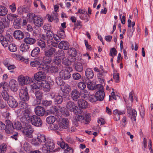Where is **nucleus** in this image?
<instances>
[{
  "label": "nucleus",
  "instance_id": "f257e3e1",
  "mask_svg": "<svg viewBox=\"0 0 153 153\" xmlns=\"http://www.w3.org/2000/svg\"><path fill=\"white\" fill-rule=\"evenodd\" d=\"M55 144L51 140L47 138V142L43 144L42 150L43 152H54Z\"/></svg>",
  "mask_w": 153,
  "mask_h": 153
},
{
  "label": "nucleus",
  "instance_id": "f03ea898",
  "mask_svg": "<svg viewBox=\"0 0 153 153\" xmlns=\"http://www.w3.org/2000/svg\"><path fill=\"white\" fill-rule=\"evenodd\" d=\"M22 131L23 134L27 137L30 138L32 137V134L34 130L32 128V126L30 125L26 124L25 126L23 127Z\"/></svg>",
  "mask_w": 153,
  "mask_h": 153
},
{
  "label": "nucleus",
  "instance_id": "7ed1b4c3",
  "mask_svg": "<svg viewBox=\"0 0 153 153\" xmlns=\"http://www.w3.org/2000/svg\"><path fill=\"white\" fill-rule=\"evenodd\" d=\"M28 91V90L26 87L24 89H21L20 90L19 95L21 100L27 102L29 100V97Z\"/></svg>",
  "mask_w": 153,
  "mask_h": 153
},
{
  "label": "nucleus",
  "instance_id": "20e7f679",
  "mask_svg": "<svg viewBox=\"0 0 153 153\" xmlns=\"http://www.w3.org/2000/svg\"><path fill=\"white\" fill-rule=\"evenodd\" d=\"M30 121L32 125L37 127L41 126L42 124V121L40 117L35 115L30 117Z\"/></svg>",
  "mask_w": 153,
  "mask_h": 153
},
{
  "label": "nucleus",
  "instance_id": "39448f33",
  "mask_svg": "<svg viewBox=\"0 0 153 153\" xmlns=\"http://www.w3.org/2000/svg\"><path fill=\"white\" fill-rule=\"evenodd\" d=\"M19 84L22 85L29 84L32 82L31 78L28 76H24L22 75L20 76L18 78Z\"/></svg>",
  "mask_w": 153,
  "mask_h": 153
},
{
  "label": "nucleus",
  "instance_id": "423d86ee",
  "mask_svg": "<svg viewBox=\"0 0 153 153\" xmlns=\"http://www.w3.org/2000/svg\"><path fill=\"white\" fill-rule=\"evenodd\" d=\"M34 77L37 81H43L46 77V74L44 72L39 71L35 74Z\"/></svg>",
  "mask_w": 153,
  "mask_h": 153
},
{
  "label": "nucleus",
  "instance_id": "0eeeda50",
  "mask_svg": "<svg viewBox=\"0 0 153 153\" xmlns=\"http://www.w3.org/2000/svg\"><path fill=\"white\" fill-rule=\"evenodd\" d=\"M6 129L5 132L7 134H9L13 132V125L10 120H7L5 121Z\"/></svg>",
  "mask_w": 153,
  "mask_h": 153
},
{
  "label": "nucleus",
  "instance_id": "6e6552de",
  "mask_svg": "<svg viewBox=\"0 0 153 153\" xmlns=\"http://www.w3.org/2000/svg\"><path fill=\"white\" fill-rule=\"evenodd\" d=\"M60 77L64 79H68L71 77V74L69 71L67 70H62L59 73Z\"/></svg>",
  "mask_w": 153,
  "mask_h": 153
},
{
  "label": "nucleus",
  "instance_id": "1a4fd4ad",
  "mask_svg": "<svg viewBox=\"0 0 153 153\" xmlns=\"http://www.w3.org/2000/svg\"><path fill=\"white\" fill-rule=\"evenodd\" d=\"M34 111L36 114L39 116H42L45 114V108L40 106H36L35 108Z\"/></svg>",
  "mask_w": 153,
  "mask_h": 153
},
{
  "label": "nucleus",
  "instance_id": "9d476101",
  "mask_svg": "<svg viewBox=\"0 0 153 153\" xmlns=\"http://www.w3.org/2000/svg\"><path fill=\"white\" fill-rule=\"evenodd\" d=\"M80 94L79 92L76 89H74L71 93V96L73 100L75 102L79 100L80 97Z\"/></svg>",
  "mask_w": 153,
  "mask_h": 153
},
{
  "label": "nucleus",
  "instance_id": "9b49d317",
  "mask_svg": "<svg viewBox=\"0 0 153 153\" xmlns=\"http://www.w3.org/2000/svg\"><path fill=\"white\" fill-rule=\"evenodd\" d=\"M42 37L44 40L48 41L50 40H53L54 37V34L52 31L49 30H47L46 36L44 34L42 35Z\"/></svg>",
  "mask_w": 153,
  "mask_h": 153
},
{
  "label": "nucleus",
  "instance_id": "f8f14e48",
  "mask_svg": "<svg viewBox=\"0 0 153 153\" xmlns=\"http://www.w3.org/2000/svg\"><path fill=\"white\" fill-rule=\"evenodd\" d=\"M61 89L63 93V96L65 97L71 91V87L68 85L64 84L61 86Z\"/></svg>",
  "mask_w": 153,
  "mask_h": 153
},
{
  "label": "nucleus",
  "instance_id": "ddd939ff",
  "mask_svg": "<svg viewBox=\"0 0 153 153\" xmlns=\"http://www.w3.org/2000/svg\"><path fill=\"white\" fill-rule=\"evenodd\" d=\"M8 103L10 107L13 108H16L18 105V103L15 98L12 96H10L7 100Z\"/></svg>",
  "mask_w": 153,
  "mask_h": 153
},
{
  "label": "nucleus",
  "instance_id": "4468645a",
  "mask_svg": "<svg viewBox=\"0 0 153 153\" xmlns=\"http://www.w3.org/2000/svg\"><path fill=\"white\" fill-rule=\"evenodd\" d=\"M69 45V44L67 42L62 41L59 43L58 46L60 49L67 50L68 49Z\"/></svg>",
  "mask_w": 153,
  "mask_h": 153
},
{
  "label": "nucleus",
  "instance_id": "2eb2a0df",
  "mask_svg": "<svg viewBox=\"0 0 153 153\" xmlns=\"http://www.w3.org/2000/svg\"><path fill=\"white\" fill-rule=\"evenodd\" d=\"M60 125L61 130L62 129H67L69 126V121L68 120L65 118L63 119L61 122L60 123Z\"/></svg>",
  "mask_w": 153,
  "mask_h": 153
},
{
  "label": "nucleus",
  "instance_id": "dca6fc26",
  "mask_svg": "<svg viewBox=\"0 0 153 153\" xmlns=\"http://www.w3.org/2000/svg\"><path fill=\"white\" fill-rule=\"evenodd\" d=\"M77 101V104L81 108L85 109L88 105V102L84 100L80 99Z\"/></svg>",
  "mask_w": 153,
  "mask_h": 153
},
{
  "label": "nucleus",
  "instance_id": "f3484780",
  "mask_svg": "<svg viewBox=\"0 0 153 153\" xmlns=\"http://www.w3.org/2000/svg\"><path fill=\"white\" fill-rule=\"evenodd\" d=\"M10 89L13 91L16 92L18 89L17 82L14 80H12L9 83Z\"/></svg>",
  "mask_w": 153,
  "mask_h": 153
},
{
  "label": "nucleus",
  "instance_id": "a211bd4d",
  "mask_svg": "<svg viewBox=\"0 0 153 153\" xmlns=\"http://www.w3.org/2000/svg\"><path fill=\"white\" fill-rule=\"evenodd\" d=\"M13 35L15 38L18 39H22L24 37L23 33L19 30H17L14 31Z\"/></svg>",
  "mask_w": 153,
  "mask_h": 153
},
{
  "label": "nucleus",
  "instance_id": "6ab92c4d",
  "mask_svg": "<svg viewBox=\"0 0 153 153\" xmlns=\"http://www.w3.org/2000/svg\"><path fill=\"white\" fill-rule=\"evenodd\" d=\"M34 24L38 27L41 26L43 23V19L40 16H37L35 17L33 20Z\"/></svg>",
  "mask_w": 153,
  "mask_h": 153
},
{
  "label": "nucleus",
  "instance_id": "aec40b11",
  "mask_svg": "<svg viewBox=\"0 0 153 153\" xmlns=\"http://www.w3.org/2000/svg\"><path fill=\"white\" fill-rule=\"evenodd\" d=\"M41 87H42L43 90L45 91L48 92L50 90V85L49 83L44 81L41 82Z\"/></svg>",
  "mask_w": 153,
  "mask_h": 153
},
{
  "label": "nucleus",
  "instance_id": "412c9836",
  "mask_svg": "<svg viewBox=\"0 0 153 153\" xmlns=\"http://www.w3.org/2000/svg\"><path fill=\"white\" fill-rule=\"evenodd\" d=\"M74 67L76 70L78 72H81L83 70V67L82 63L76 62L74 63Z\"/></svg>",
  "mask_w": 153,
  "mask_h": 153
},
{
  "label": "nucleus",
  "instance_id": "4be33fe9",
  "mask_svg": "<svg viewBox=\"0 0 153 153\" xmlns=\"http://www.w3.org/2000/svg\"><path fill=\"white\" fill-rule=\"evenodd\" d=\"M24 42L27 45H33L36 42V39L30 37H26L24 39Z\"/></svg>",
  "mask_w": 153,
  "mask_h": 153
},
{
  "label": "nucleus",
  "instance_id": "5701e85b",
  "mask_svg": "<svg viewBox=\"0 0 153 153\" xmlns=\"http://www.w3.org/2000/svg\"><path fill=\"white\" fill-rule=\"evenodd\" d=\"M95 94L98 100L102 101L103 100L105 95L104 91H98Z\"/></svg>",
  "mask_w": 153,
  "mask_h": 153
},
{
  "label": "nucleus",
  "instance_id": "b1692460",
  "mask_svg": "<svg viewBox=\"0 0 153 153\" xmlns=\"http://www.w3.org/2000/svg\"><path fill=\"white\" fill-rule=\"evenodd\" d=\"M85 75L88 79H92L94 76L93 71L90 68L87 69L85 71Z\"/></svg>",
  "mask_w": 153,
  "mask_h": 153
},
{
  "label": "nucleus",
  "instance_id": "393cba45",
  "mask_svg": "<svg viewBox=\"0 0 153 153\" xmlns=\"http://www.w3.org/2000/svg\"><path fill=\"white\" fill-rule=\"evenodd\" d=\"M47 138H46L45 135L40 134H38L37 137V139L38 142L40 143H45L46 142H47Z\"/></svg>",
  "mask_w": 153,
  "mask_h": 153
},
{
  "label": "nucleus",
  "instance_id": "a878e982",
  "mask_svg": "<svg viewBox=\"0 0 153 153\" xmlns=\"http://www.w3.org/2000/svg\"><path fill=\"white\" fill-rule=\"evenodd\" d=\"M56 49L53 48L51 47L50 49L45 50V55L46 56L51 57L55 52Z\"/></svg>",
  "mask_w": 153,
  "mask_h": 153
},
{
  "label": "nucleus",
  "instance_id": "bb28decb",
  "mask_svg": "<svg viewBox=\"0 0 153 153\" xmlns=\"http://www.w3.org/2000/svg\"><path fill=\"white\" fill-rule=\"evenodd\" d=\"M137 112L134 109L132 110L131 112L128 113V117L131 119L132 120L135 121L136 120V117L137 116Z\"/></svg>",
  "mask_w": 153,
  "mask_h": 153
},
{
  "label": "nucleus",
  "instance_id": "cd10ccee",
  "mask_svg": "<svg viewBox=\"0 0 153 153\" xmlns=\"http://www.w3.org/2000/svg\"><path fill=\"white\" fill-rule=\"evenodd\" d=\"M68 54L69 55L72 57H75L76 55L77 52L74 48H70L68 49Z\"/></svg>",
  "mask_w": 153,
  "mask_h": 153
},
{
  "label": "nucleus",
  "instance_id": "c85d7f7f",
  "mask_svg": "<svg viewBox=\"0 0 153 153\" xmlns=\"http://www.w3.org/2000/svg\"><path fill=\"white\" fill-rule=\"evenodd\" d=\"M75 104L72 101H69L67 102L66 104L67 108L70 111L73 110V108L75 107Z\"/></svg>",
  "mask_w": 153,
  "mask_h": 153
},
{
  "label": "nucleus",
  "instance_id": "c756f323",
  "mask_svg": "<svg viewBox=\"0 0 153 153\" xmlns=\"http://www.w3.org/2000/svg\"><path fill=\"white\" fill-rule=\"evenodd\" d=\"M40 51V48L38 47H36L32 51L31 55L33 57L37 56L39 54Z\"/></svg>",
  "mask_w": 153,
  "mask_h": 153
},
{
  "label": "nucleus",
  "instance_id": "7c9ffc66",
  "mask_svg": "<svg viewBox=\"0 0 153 153\" xmlns=\"http://www.w3.org/2000/svg\"><path fill=\"white\" fill-rule=\"evenodd\" d=\"M30 86L33 91L40 89L41 87V82H37L36 83H33Z\"/></svg>",
  "mask_w": 153,
  "mask_h": 153
},
{
  "label": "nucleus",
  "instance_id": "2f4dec72",
  "mask_svg": "<svg viewBox=\"0 0 153 153\" xmlns=\"http://www.w3.org/2000/svg\"><path fill=\"white\" fill-rule=\"evenodd\" d=\"M37 69L39 70L43 71H47L49 69V67L46 64L40 63Z\"/></svg>",
  "mask_w": 153,
  "mask_h": 153
},
{
  "label": "nucleus",
  "instance_id": "473e14b6",
  "mask_svg": "<svg viewBox=\"0 0 153 153\" xmlns=\"http://www.w3.org/2000/svg\"><path fill=\"white\" fill-rule=\"evenodd\" d=\"M8 10L7 8L4 6H0V16H4L7 13Z\"/></svg>",
  "mask_w": 153,
  "mask_h": 153
},
{
  "label": "nucleus",
  "instance_id": "72a5a7b5",
  "mask_svg": "<svg viewBox=\"0 0 153 153\" xmlns=\"http://www.w3.org/2000/svg\"><path fill=\"white\" fill-rule=\"evenodd\" d=\"M60 67L56 65H53L50 67H49V69L51 72L56 73L58 71Z\"/></svg>",
  "mask_w": 153,
  "mask_h": 153
},
{
  "label": "nucleus",
  "instance_id": "f704fd0d",
  "mask_svg": "<svg viewBox=\"0 0 153 153\" xmlns=\"http://www.w3.org/2000/svg\"><path fill=\"white\" fill-rule=\"evenodd\" d=\"M51 130H57L61 131L60 125L58 123H56L52 124L51 125Z\"/></svg>",
  "mask_w": 153,
  "mask_h": 153
},
{
  "label": "nucleus",
  "instance_id": "c9c22d12",
  "mask_svg": "<svg viewBox=\"0 0 153 153\" xmlns=\"http://www.w3.org/2000/svg\"><path fill=\"white\" fill-rule=\"evenodd\" d=\"M20 49L22 52H25L27 51L30 48V46L25 43L22 44L20 47Z\"/></svg>",
  "mask_w": 153,
  "mask_h": 153
},
{
  "label": "nucleus",
  "instance_id": "e433bc0d",
  "mask_svg": "<svg viewBox=\"0 0 153 153\" xmlns=\"http://www.w3.org/2000/svg\"><path fill=\"white\" fill-rule=\"evenodd\" d=\"M13 129H15L18 130L22 129L23 127H22L21 123L19 121H16L14 122L13 125Z\"/></svg>",
  "mask_w": 153,
  "mask_h": 153
},
{
  "label": "nucleus",
  "instance_id": "4c0bfd02",
  "mask_svg": "<svg viewBox=\"0 0 153 153\" xmlns=\"http://www.w3.org/2000/svg\"><path fill=\"white\" fill-rule=\"evenodd\" d=\"M41 62V59L39 58H37L34 61H32L30 62V65L33 67H36L39 65Z\"/></svg>",
  "mask_w": 153,
  "mask_h": 153
},
{
  "label": "nucleus",
  "instance_id": "58836bf2",
  "mask_svg": "<svg viewBox=\"0 0 153 153\" xmlns=\"http://www.w3.org/2000/svg\"><path fill=\"white\" fill-rule=\"evenodd\" d=\"M35 95L37 100L40 101L42 98L43 93L40 91H36L35 92Z\"/></svg>",
  "mask_w": 153,
  "mask_h": 153
},
{
  "label": "nucleus",
  "instance_id": "ea45409f",
  "mask_svg": "<svg viewBox=\"0 0 153 153\" xmlns=\"http://www.w3.org/2000/svg\"><path fill=\"white\" fill-rule=\"evenodd\" d=\"M55 118L54 116H50L47 118L46 121L47 123L51 125L55 122Z\"/></svg>",
  "mask_w": 153,
  "mask_h": 153
},
{
  "label": "nucleus",
  "instance_id": "a19ab883",
  "mask_svg": "<svg viewBox=\"0 0 153 153\" xmlns=\"http://www.w3.org/2000/svg\"><path fill=\"white\" fill-rule=\"evenodd\" d=\"M30 117L27 114H24L21 118L20 120L21 122L23 123H27V121L29 120L30 121Z\"/></svg>",
  "mask_w": 153,
  "mask_h": 153
},
{
  "label": "nucleus",
  "instance_id": "79ce46f5",
  "mask_svg": "<svg viewBox=\"0 0 153 153\" xmlns=\"http://www.w3.org/2000/svg\"><path fill=\"white\" fill-rule=\"evenodd\" d=\"M1 96L4 100L7 101L9 99L10 96H9L8 93L6 90L3 91L1 93Z\"/></svg>",
  "mask_w": 153,
  "mask_h": 153
},
{
  "label": "nucleus",
  "instance_id": "37998d69",
  "mask_svg": "<svg viewBox=\"0 0 153 153\" xmlns=\"http://www.w3.org/2000/svg\"><path fill=\"white\" fill-rule=\"evenodd\" d=\"M80 95L84 98L87 97L89 95L90 93L86 90H82L80 92Z\"/></svg>",
  "mask_w": 153,
  "mask_h": 153
},
{
  "label": "nucleus",
  "instance_id": "c03bdc74",
  "mask_svg": "<svg viewBox=\"0 0 153 153\" xmlns=\"http://www.w3.org/2000/svg\"><path fill=\"white\" fill-rule=\"evenodd\" d=\"M63 99L62 96L58 95L56 96L54 99V101L58 104H60L62 102Z\"/></svg>",
  "mask_w": 153,
  "mask_h": 153
},
{
  "label": "nucleus",
  "instance_id": "a18cd8bd",
  "mask_svg": "<svg viewBox=\"0 0 153 153\" xmlns=\"http://www.w3.org/2000/svg\"><path fill=\"white\" fill-rule=\"evenodd\" d=\"M19 106L21 109H26L28 106V104L27 102L21 101L19 103Z\"/></svg>",
  "mask_w": 153,
  "mask_h": 153
},
{
  "label": "nucleus",
  "instance_id": "49530a36",
  "mask_svg": "<svg viewBox=\"0 0 153 153\" xmlns=\"http://www.w3.org/2000/svg\"><path fill=\"white\" fill-rule=\"evenodd\" d=\"M57 143L63 149H67V148L69 147L68 144L65 143L62 141L61 142L58 141Z\"/></svg>",
  "mask_w": 153,
  "mask_h": 153
},
{
  "label": "nucleus",
  "instance_id": "de8ad7c7",
  "mask_svg": "<svg viewBox=\"0 0 153 153\" xmlns=\"http://www.w3.org/2000/svg\"><path fill=\"white\" fill-rule=\"evenodd\" d=\"M91 114L89 113L86 114L84 117V121L85 124H87L91 120Z\"/></svg>",
  "mask_w": 153,
  "mask_h": 153
},
{
  "label": "nucleus",
  "instance_id": "09e8293b",
  "mask_svg": "<svg viewBox=\"0 0 153 153\" xmlns=\"http://www.w3.org/2000/svg\"><path fill=\"white\" fill-rule=\"evenodd\" d=\"M62 62L63 64L66 65H71V62L69 60L68 58L66 57H64V58L62 57Z\"/></svg>",
  "mask_w": 153,
  "mask_h": 153
},
{
  "label": "nucleus",
  "instance_id": "8fccbe9b",
  "mask_svg": "<svg viewBox=\"0 0 153 153\" xmlns=\"http://www.w3.org/2000/svg\"><path fill=\"white\" fill-rule=\"evenodd\" d=\"M62 59V57L61 58L59 57L56 56L54 59L53 62L56 64V65H58V66H60L61 65L60 64L61 62Z\"/></svg>",
  "mask_w": 153,
  "mask_h": 153
},
{
  "label": "nucleus",
  "instance_id": "3c124183",
  "mask_svg": "<svg viewBox=\"0 0 153 153\" xmlns=\"http://www.w3.org/2000/svg\"><path fill=\"white\" fill-rule=\"evenodd\" d=\"M38 45L42 49H44L46 47V45L45 42L42 40H39L37 42Z\"/></svg>",
  "mask_w": 153,
  "mask_h": 153
},
{
  "label": "nucleus",
  "instance_id": "603ef678",
  "mask_svg": "<svg viewBox=\"0 0 153 153\" xmlns=\"http://www.w3.org/2000/svg\"><path fill=\"white\" fill-rule=\"evenodd\" d=\"M96 94L90 95L88 97L89 100L92 102H95L97 101H98Z\"/></svg>",
  "mask_w": 153,
  "mask_h": 153
},
{
  "label": "nucleus",
  "instance_id": "864d4df0",
  "mask_svg": "<svg viewBox=\"0 0 153 153\" xmlns=\"http://www.w3.org/2000/svg\"><path fill=\"white\" fill-rule=\"evenodd\" d=\"M23 147L24 150L26 152H29L30 150V145L27 142H25L24 143Z\"/></svg>",
  "mask_w": 153,
  "mask_h": 153
},
{
  "label": "nucleus",
  "instance_id": "5fc2aeb1",
  "mask_svg": "<svg viewBox=\"0 0 153 153\" xmlns=\"http://www.w3.org/2000/svg\"><path fill=\"white\" fill-rule=\"evenodd\" d=\"M52 103V102L51 101H48L46 100H43L42 102V105L45 107L51 105Z\"/></svg>",
  "mask_w": 153,
  "mask_h": 153
},
{
  "label": "nucleus",
  "instance_id": "6e6d98bb",
  "mask_svg": "<svg viewBox=\"0 0 153 153\" xmlns=\"http://www.w3.org/2000/svg\"><path fill=\"white\" fill-rule=\"evenodd\" d=\"M13 25L15 29H18L20 27V22L19 19H16L15 20Z\"/></svg>",
  "mask_w": 153,
  "mask_h": 153
},
{
  "label": "nucleus",
  "instance_id": "4d7b16f0",
  "mask_svg": "<svg viewBox=\"0 0 153 153\" xmlns=\"http://www.w3.org/2000/svg\"><path fill=\"white\" fill-rule=\"evenodd\" d=\"M43 60L45 64H49L51 61V57L45 56L43 57Z\"/></svg>",
  "mask_w": 153,
  "mask_h": 153
},
{
  "label": "nucleus",
  "instance_id": "13d9d810",
  "mask_svg": "<svg viewBox=\"0 0 153 153\" xmlns=\"http://www.w3.org/2000/svg\"><path fill=\"white\" fill-rule=\"evenodd\" d=\"M18 17L17 15L14 14H8L7 16V19L9 20L12 21Z\"/></svg>",
  "mask_w": 153,
  "mask_h": 153
},
{
  "label": "nucleus",
  "instance_id": "bf43d9fd",
  "mask_svg": "<svg viewBox=\"0 0 153 153\" xmlns=\"http://www.w3.org/2000/svg\"><path fill=\"white\" fill-rule=\"evenodd\" d=\"M9 49L11 52H14L17 50V48L16 45L13 44H10L9 46Z\"/></svg>",
  "mask_w": 153,
  "mask_h": 153
},
{
  "label": "nucleus",
  "instance_id": "052dcab7",
  "mask_svg": "<svg viewBox=\"0 0 153 153\" xmlns=\"http://www.w3.org/2000/svg\"><path fill=\"white\" fill-rule=\"evenodd\" d=\"M73 79L75 80H78L80 79L82 77L81 75L78 73H75L72 75Z\"/></svg>",
  "mask_w": 153,
  "mask_h": 153
},
{
  "label": "nucleus",
  "instance_id": "680f3d73",
  "mask_svg": "<svg viewBox=\"0 0 153 153\" xmlns=\"http://www.w3.org/2000/svg\"><path fill=\"white\" fill-rule=\"evenodd\" d=\"M78 88L81 90H84L86 88V85L82 82H79L77 85Z\"/></svg>",
  "mask_w": 153,
  "mask_h": 153
},
{
  "label": "nucleus",
  "instance_id": "e2e57ef3",
  "mask_svg": "<svg viewBox=\"0 0 153 153\" xmlns=\"http://www.w3.org/2000/svg\"><path fill=\"white\" fill-rule=\"evenodd\" d=\"M7 148V145L3 144L0 146V153H4L6 150Z\"/></svg>",
  "mask_w": 153,
  "mask_h": 153
},
{
  "label": "nucleus",
  "instance_id": "0e129e2a",
  "mask_svg": "<svg viewBox=\"0 0 153 153\" xmlns=\"http://www.w3.org/2000/svg\"><path fill=\"white\" fill-rule=\"evenodd\" d=\"M75 28H82V22L79 20H78L76 23L75 24Z\"/></svg>",
  "mask_w": 153,
  "mask_h": 153
},
{
  "label": "nucleus",
  "instance_id": "69168bd1",
  "mask_svg": "<svg viewBox=\"0 0 153 153\" xmlns=\"http://www.w3.org/2000/svg\"><path fill=\"white\" fill-rule=\"evenodd\" d=\"M58 36L60 38H64L65 35L64 31L63 29H59L57 31Z\"/></svg>",
  "mask_w": 153,
  "mask_h": 153
},
{
  "label": "nucleus",
  "instance_id": "338daca9",
  "mask_svg": "<svg viewBox=\"0 0 153 153\" xmlns=\"http://www.w3.org/2000/svg\"><path fill=\"white\" fill-rule=\"evenodd\" d=\"M74 120L75 121L77 120L78 121L84 123V117L79 115L76 116L74 118Z\"/></svg>",
  "mask_w": 153,
  "mask_h": 153
},
{
  "label": "nucleus",
  "instance_id": "774afa93",
  "mask_svg": "<svg viewBox=\"0 0 153 153\" xmlns=\"http://www.w3.org/2000/svg\"><path fill=\"white\" fill-rule=\"evenodd\" d=\"M73 110L71 111V112H73L76 114H80L81 111L80 109H78V108L76 106H75V107L73 108Z\"/></svg>",
  "mask_w": 153,
  "mask_h": 153
}]
</instances>
